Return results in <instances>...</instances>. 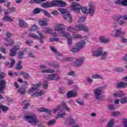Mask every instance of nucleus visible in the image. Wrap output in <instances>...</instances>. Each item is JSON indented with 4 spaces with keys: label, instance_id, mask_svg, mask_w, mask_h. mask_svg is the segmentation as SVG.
Listing matches in <instances>:
<instances>
[{
    "label": "nucleus",
    "instance_id": "obj_1",
    "mask_svg": "<svg viewBox=\"0 0 127 127\" xmlns=\"http://www.w3.org/2000/svg\"><path fill=\"white\" fill-rule=\"evenodd\" d=\"M67 30L70 31L72 33V39L80 38L81 35L75 34V31H85V32H88L89 31V28L87 26H85L83 24H79L75 25L74 27L72 26H69L67 27Z\"/></svg>",
    "mask_w": 127,
    "mask_h": 127
},
{
    "label": "nucleus",
    "instance_id": "obj_2",
    "mask_svg": "<svg viewBox=\"0 0 127 127\" xmlns=\"http://www.w3.org/2000/svg\"><path fill=\"white\" fill-rule=\"evenodd\" d=\"M24 119L31 125H37L39 123V120H38L37 116L35 114L24 116Z\"/></svg>",
    "mask_w": 127,
    "mask_h": 127
},
{
    "label": "nucleus",
    "instance_id": "obj_3",
    "mask_svg": "<svg viewBox=\"0 0 127 127\" xmlns=\"http://www.w3.org/2000/svg\"><path fill=\"white\" fill-rule=\"evenodd\" d=\"M4 77H5V73L3 72H1L0 73V94L4 93V91H3V90L5 89V85L6 84V82H5V81L2 79H3Z\"/></svg>",
    "mask_w": 127,
    "mask_h": 127
},
{
    "label": "nucleus",
    "instance_id": "obj_4",
    "mask_svg": "<svg viewBox=\"0 0 127 127\" xmlns=\"http://www.w3.org/2000/svg\"><path fill=\"white\" fill-rule=\"evenodd\" d=\"M39 67L41 69V73H51V74H53V73L55 72V70L52 68H47V66L43 64H41L39 66Z\"/></svg>",
    "mask_w": 127,
    "mask_h": 127
},
{
    "label": "nucleus",
    "instance_id": "obj_5",
    "mask_svg": "<svg viewBox=\"0 0 127 127\" xmlns=\"http://www.w3.org/2000/svg\"><path fill=\"white\" fill-rule=\"evenodd\" d=\"M70 9L72 11L79 13L80 10H81V5L78 3L73 2L70 6Z\"/></svg>",
    "mask_w": 127,
    "mask_h": 127
},
{
    "label": "nucleus",
    "instance_id": "obj_6",
    "mask_svg": "<svg viewBox=\"0 0 127 127\" xmlns=\"http://www.w3.org/2000/svg\"><path fill=\"white\" fill-rule=\"evenodd\" d=\"M101 88L99 87L98 88L94 89V96L97 100L101 101L103 99V96H102V90H101Z\"/></svg>",
    "mask_w": 127,
    "mask_h": 127
},
{
    "label": "nucleus",
    "instance_id": "obj_7",
    "mask_svg": "<svg viewBox=\"0 0 127 127\" xmlns=\"http://www.w3.org/2000/svg\"><path fill=\"white\" fill-rule=\"evenodd\" d=\"M54 6H60V7H64L66 6V2L62 0H53Z\"/></svg>",
    "mask_w": 127,
    "mask_h": 127
},
{
    "label": "nucleus",
    "instance_id": "obj_8",
    "mask_svg": "<svg viewBox=\"0 0 127 127\" xmlns=\"http://www.w3.org/2000/svg\"><path fill=\"white\" fill-rule=\"evenodd\" d=\"M47 80L49 81H58L60 80V77L57 73L49 75L47 77Z\"/></svg>",
    "mask_w": 127,
    "mask_h": 127
},
{
    "label": "nucleus",
    "instance_id": "obj_9",
    "mask_svg": "<svg viewBox=\"0 0 127 127\" xmlns=\"http://www.w3.org/2000/svg\"><path fill=\"white\" fill-rule=\"evenodd\" d=\"M41 86V82H39L36 84H33L30 87V88L28 91V94H31V93H33L35 90H37L39 87Z\"/></svg>",
    "mask_w": 127,
    "mask_h": 127
},
{
    "label": "nucleus",
    "instance_id": "obj_10",
    "mask_svg": "<svg viewBox=\"0 0 127 127\" xmlns=\"http://www.w3.org/2000/svg\"><path fill=\"white\" fill-rule=\"evenodd\" d=\"M85 61V58L84 57H82L77 59L76 61L75 62L74 65L75 67H80L83 65L84 63V61Z\"/></svg>",
    "mask_w": 127,
    "mask_h": 127
},
{
    "label": "nucleus",
    "instance_id": "obj_11",
    "mask_svg": "<svg viewBox=\"0 0 127 127\" xmlns=\"http://www.w3.org/2000/svg\"><path fill=\"white\" fill-rule=\"evenodd\" d=\"M67 98L70 99L71 98H76V97H78V92L75 90H70L66 93Z\"/></svg>",
    "mask_w": 127,
    "mask_h": 127
},
{
    "label": "nucleus",
    "instance_id": "obj_12",
    "mask_svg": "<svg viewBox=\"0 0 127 127\" xmlns=\"http://www.w3.org/2000/svg\"><path fill=\"white\" fill-rule=\"evenodd\" d=\"M104 49H103V48L100 47L98 49H97V52L98 53V57L99 56H102V57H104V58H106L107 56L108 55V53L107 52H103Z\"/></svg>",
    "mask_w": 127,
    "mask_h": 127
},
{
    "label": "nucleus",
    "instance_id": "obj_13",
    "mask_svg": "<svg viewBox=\"0 0 127 127\" xmlns=\"http://www.w3.org/2000/svg\"><path fill=\"white\" fill-rule=\"evenodd\" d=\"M18 49H19V46H15L14 48L13 49H11L10 51V56H15V55H16V51H17Z\"/></svg>",
    "mask_w": 127,
    "mask_h": 127
},
{
    "label": "nucleus",
    "instance_id": "obj_14",
    "mask_svg": "<svg viewBox=\"0 0 127 127\" xmlns=\"http://www.w3.org/2000/svg\"><path fill=\"white\" fill-rule=\"evenodd\" d=\"M64 19V20H68L69 22H72L73 18H72V15L69 12H67L63 15Z\"/></svg>",
    "mask_w": 127,
    "mask_h": 127
},
{
    "label": "nucleus",
    "instance_id": "obj_15",
    "mask_svg": "<svg viewBox=\"0 0 127 127\" xmlns=\"http://www.w3.org/2000/svg\"><path fill=\"white\" fill-rule=\"evenodd\" d=\"M64 26L63 24H57L54 28L56 31H62L64 29Z\"/></svg>",
    "mask_w": 127,
    "mask_h": 127
},
{
    "label": "nucleus",
    "instance_id": "obj_16",
    "mask_svg": "<svg viewBox=\"0 0 127 127\" xmlns=\"http://www.w3.org/2000/svg\"><path fill=\"white\" fill-rule=\"evenodd\" d=\"M75 123V120L73 119L72 116H70L69 118L65 120V124L67 126H70V125H73Z\"/></svg>",
    "mask_w": 127,
    "mask_h": 127
},
{
    "label": "nucleus",
    "instance_id": "obj_17",
    "mask_svg": "<svg viewBox=\"0 0 127 127\" xmlns=\"http://www.w3.org/2000/svg\"><path fill=\"white\" fill-rule=\"evenodd\" d=\"M76 45L81 50L85 47V45H86V42L85 41H81L80 42L76 43Z\"/></svg>",
    "mask_w": 127,
    "mask_h": 127
},
{
    "label": "nucleus",
    "instance_id": "obj_18",
    "mask_svg": "<svg viewBox=\"0 0 127 127\" xmlns=\"http://www.w3.org/2000/svg\"><path fill=\"white\" fill-rule=\"evenodd\" d=\"M123 33H125V32H122L121 29H118L116 30L115 34L114 33L111 34L112 36H115V37H119L121 34H123Z\"/></svg>",
    "mask_w": 127,
    "mask_h": 127
},
{
    "label": "nucleus",
    "instance_id": "obj_19",
    "mask_svg": "<svg viewBox=\"0 0 127 127\" xmlns=\"http://www.w3.org/2000/svg\"><path fill=\"white\" fill-rule=\"evenodd\" d=\"M127 82H121L117 84V88H118V89H123L127 88Z\"/></svg>",
    "mask_w": 127,
    "mask_h": 127
},
{
    "label": "nucleus",
    "instance_id": "obj_20",
    "mask_svg": "<svg viewBox=\"0 0 127 127\" xmlns=\"http://www.w3.org/2000/svg\"><path fill=\"white\" fill-rule=\"evenodd\" d=\"M19 25L20 27L23 28L27 27V26H28L27 23L25 22L24 20L21 19L19 20Z\"/></svg>",
    "mask_w": 127,
    "mask_h": 127
},
{
    "label": "nucleus",
    "instance_id": "obj_21",
    "mask_svg": "<svg viewBox=\"0 0 127 127\" xmlns=\"http://www.w3.org/2000/svg\"><path fill=\"white\" fill-rule=\"evenodd\" d=\"M27 52V49H25L23 51H19L18 53L17 57L19 59H22L24 56V53Z\"/></svg>",
    "mask_w": 127,
    "mask_h": 127
},
{
    "label": "nucleus",
    "instance_id": "obj_22",
    "mask_svg": "<svg viewBox=\"0 0 127 127\" xmlns=\"http://www.w3.org/2000/svg\"><path fill=\"white\" fill-rule=\"evenodd\" d=\"M45 94V91L41 90L40 92H36L33 95L32 97H40V96H42Z\"/></svg>",
    "mask_w": 127,
    "mask_h": 127
},
{
    "label": "nucleus",
    "instance_id": "obj_23",
    "mask_svg": "<svg viewBox=\"0 0 127 127\" xmlns=\"http://www.w3.org/2000/svg\"><path fill=\"white\" fill-rule=\"evenodd\" d=\"M14 64H15V61L13 59H12L11 61V63H9L8 62H6L5 63V65L6 66H7V67H8V68H12Z\"/></svg>",
    "mask_w": 127,
    "mask_h": 127
},
{
    "label": "nucleus",
    "instance_id": "obj_24",
    "mask_svg": "<svg viewBox=\"0 0 127 127\" xmlns=\"http://www.w3.org/2000/svg\"><path fill=\"white\" fill-rule=\"evenodd\" d=\"M65 115H66L65 111L63 110H61L59 113H58L56 117V119H60L61 118H63V117L65 116Z\"/></svg>",
    "mask_w": 127,
    "mask_h": 127
},
{
    "label": "nucleus",
    "instance_id": "obj_25",
    "mask_svg": "<svg viewBox=\"0 0 127 127\" xmlns=\"http://www.w3.org/2000/svg\"><path fill=\"white\" fill-rule=\"evenodd\" d=\"M100 42H102V43H109V42H110V39L102 36L100 37Z\"/></svg>",
    "mask_w": 127,
    "mask_h": 127
},
{
    "label": "nucleus",
    "instance_id": "obj_26",
    "mask_svg": "<svg viewBox=\"0 0 127 127\" xmlns=\"http://www.w3.org/2000/svg\"><path fill=\"white\" fill-rule=\"evenodd\" d=\"M5 41H6V42L4 43V44L5 45H6V46L12 45V44H13L14 42L13 40H11L10 39H5Z\"/></svg>",
    "mask_w": 127,
    "mask_h": 127
},
{
    "label": "nucleus",
    "instance_id": "obj_27",
    "mask_svg": "<svg viewBox=\"0 0 127 127\" xmlns=\"http://www.w3.org/2000/svg\"><path fill=\"white\" fill-rule=\"evenodd\" d=\"M42 6L43 7H52L54 6L53 1L51 2H46L42 4Z\"/></svg>",
    "mask_w": 127,
    "mask_h": 127
},
{
    "label": "nucleus",
    "instance_id": "obj_28",
    "mask_svg": "<svg viewBox=\"0 0 127 127\" xmlns=\"http://www.w3.org/2000/svg\"><path fill=\"white\" fill-rule=\"evenodd\" d=\"M60 31L61 32L59 33V34L60 36H62V37H65L66 38H67L68 36H70V34L65 32V31H63V30Z\"/></svg>",
    "mask_w": 127,
    "mask_h": 127
},
{
    "label": "nucleus",
    "instance_id": "obj_29",
    "mask_svg": "<svg viewBox=\"0 0 127 127\" xmlns=\"http://www.w3.org/2000/svg\"><path fill=\"white\" fill-rule=\"evenodd\" d=\"M81 50L77 46L75 45V46L73 47H72L70 50L71 52L72 53H77L79 52Z\"/></svg>",
    "mask_w": 127,
    "mask_h": 127
},
{
    "label": "nucleus",
    "instance_id": "obj_30",
    "mask_svg": "<svg viewBox=\"0 0 127 127\" xmlns=\"http://www.w3.org/2000/svg\"><path fill=\"white\" fill-rule=\"evenodd\" d=\"M38 111L40 113L47 112L49 114H51V111L50 110L45 108H39Z\"/></svg>",
    "mask_w": 127,
    "mask_h": 127
},
{
    "label": "nucleus",
    "instance_id": "obj_31",
    "mask_svg": "<svg viewBox=\"0 0 127 127\" xmlns=\"http://www.w3.org/2000/svg\"><path fill=\"white\" fill-rule=\"evenodd\" d=\"M20 75H23V77H24V79H27V80H28V79L30 78V76L29 75V74L26 73L23 71H21L20 73Z\"/></svg>",
    "mask_w": 127,
    "mask_h": 127
},
{
    "label": "nucleus",
    "instance_id": "obj_32",
    "mask_svg": "<svg viewBox=\"0 0 127 127\" xmlns=\"http://www.w3.org/2000/svg\"><path fill=\"white\" fill-rule=\"evenodd\" d=\"M39 24L40 26H47V25H48V23H47L46 20H40L39 21Z\"/></svg>",
    "mask_w": 127,
    "mask_h": 127
},
{
    "label": "nucleus",
    "instance_id": "obj_33",
    "mask_svg": "<svg viewBox=\"0 0 127 127\" xmlns=\"http://www.w3.org/2000/svg\"><path fill=\"white\" fill-rule=\"evenodd\" d=\"M38 34H39L40 38L39 39V41L41 43H43V40L41 38H46V36L43 35L42 33H41L40 31H37Z\"/></svg>",
    "mask_w": 127,
    "mask_h": 127
},
{
    "label": "nucleus",
    "instance_id": "obj_34",
    "mask_svg": "<svg viewBox=\"0 0 127 127\" xmlns=\"http://www.w3.org/2000/svg\"><path fill=\"white\" fill-rule=\"evenodd\" d=\"M58 10L62 13V14H63V15L68 12V10L66 8H59Z\"/></svg>",
    "mask_w": 127,
    "mask_h": 127
},
{
    "label": "nucleus",
    "instance_id": "obj_35",
    "mask_svg": "<svg viewBox=\"0 0 127 127\" xmlns=\"http://www.w3.org/2000/svg\"><path fill=\"white\" fill-rule=\"evenodd\" d=\"M43 1H46V0H31L29 1L30 3H41Z\"/></svg>",
    "mask_w": 127,
    "mask_h": 127
},
{
    "label": "nucleus",
    "instance_id": "obj_36",
    "mask_svg": "<svg viewBox=\"0 0 127 127\" xmlns=\"http://www.w3.org/2000/svg\"><path fill=\"white\" fill-rule=\"evenodd\" d=\"M48 65H49V66H53L54 68H57L58 67H59V64H56L53 62H49L48 63Z\"/></svg>",
    "mask_w": 127,
    "mask_h": 127
},
{
    "label": "nucleus",
    "instance_id": "obj_37",
    "mask_svg": "<svg viewBox=\"0 0 127 127\" xmlns=\"http://www.w3.org/2000/svg\"><path fill=\"white\" fill-rule=\"evenodd\" d=\"M80 9L83 13H89V10L88 9V8L86 6L80 7Z\"/></svg>",
    "mask_w": 127,
    "mask_h": 127
},
{
    "label": "nucleus",
    "instance_id": "obj_38",
    "mask_svg": "<svg viewBox=\"0 0 127 127\" xmlns=\"http://www.w3.org/2000/svg\"><path fill=\"white\" fill-rule=\"evenodd\" d=\"M22 106H24L23 107L24 110H27L28 107H29V103H26V100H24L22 102Z\"/></svg>",
    "mask_w": 127,
    "mask_h": 127
},
{
    "label": "nucleus",
    "instance_id": "obj_39",
    "mask_svg": "<svg viewBox=\"0 0 127 127\" xmlns=\"http://www.w3.org/2000/svg\"><path fill=\"white\" fill-rule=\"evenodd\" d=\"M76 103L78 104L80 106H84V100L83 99L78 98L75 100Z\"/></svg>",
    "mask_w": 127,
    "mask_h": 127
},
{
    "label": "nucleus",
    "instance_id": "obj_40",
    "mask_svg": "<svg viewBox=\"0 0 127 127\" xmlns=\"http://www.w3.org/2000/svg\"><path fill=\"white\" fill-rule=\"evenodd\" d=\"M0 110H2V112H6V111H7L8 110V107H6V106H2V105L0 103Z\"/></svg>",
    "mask_w": 127,
    "mask_h": 127
},
{
    "label": "nucleus",
    "instance_id": "obj_41",
    "mask_svg": "<svg viewBox=\"0 0 127 127\" xmlns=\"http://www.w3.org/2000/svg\"><path fill=\"white\" fill-rule=\"evenodd\" d=\"M16 10L15 7H11L8 8V11L5 12V14H7L8 13H11V12H14Z\"/></svg>",
    "mask_w": 127,
    "mask_h": 127
},
{
    "label": "nucleus",
    "instance_id": "obj_42",
    "mask_svg": "<svg viewBox=\"0 0 127 127\" xmlns=\"http://www.w3.org/2000/svg\"><path fill=\"white\" fill-rule=\"evenodd\" d=\"M41 11H42V9L35 8L33 11V13H34V14H38V13H40Z\"/></svg>",
    "mask_w": 127,
    "mask_h": 127
},
{
    "label": "nucleus",
    "instance_id": "obj_43",
    "mask_svg": "<svg viewBox=\"0 0 127 127\" xmlns=\"http://www.w3.org/2000/svg\"><path fill=\"white\" fill-rule=\"evenodd\" d=\"M62 106L64 107V109L65 110V111H67V112H70V108L66 105V103L65 102H62Z\"/></svg>",
    "mask_w": 127,
    "mask_h": 127
},
{
    "label": "nucleus",
    "instance_id": "obj_44",
    "mask_svg": "<svg viewBox=\"0 0 127 127\" xmlns=\"http://www.w3.org/2000/svg\"><path fill=\"white\" fill-rule=\"evenodd\" d=\"M114 96L115 97H123L125 96V93L123 91H118L114 94Z\"/></svg>",
    "mask_w": 127,
    "mask_h": 127
},
{
    "label": "nucleus",
    "instance_id": "obj_45",
    "mask_svg": "<svg viewBox=\"0 0 127 127\" xmlns=\"http://www.w3.org/2000/svg\"><path fill=\"white\" fill-rule=\"evenodd\" d=\"M92 79H103V76L100 74H95L92 76Z\"/></svg>",
    "mask_w": 127,
    "mask_h": 127
},
{
    "label": "nucleus",
    "instance_id": "obj_46",
    "mask_svg": "<svg viewBox=\"0 0 127 127\" xmlns=\"http://www.w3.org/2000/svg\"><path fill=\"white\" fill-rule=\"evenodd\" d=\"M98 53V50H94V49H92V56L94 57H99V55Z\"/></svg>",
    "mask_w": 127,
    "mask_h": 127
},
{
    "label": "nucleus",
    "instance_id": "obj_47",
    "mask_svg": "<svg viewBox=\"0 0 127 127\" xmlns=\"http://www.w3.org/2000/svg\"><path fill=\"white\" fill-rule=\"evenodd\" d=\"M67 39V44L68 45H71L72 44V36H71V35H70L69 36H68L67 37H66Z\"/></svg>",
    "mask_w": 127,
    "mask_h": 127
},
{
    "label": "nucleus",
    "instance_id": "obj_48",
    "mask_svg": "<svg viewBox=\"0 0 127 127\" xmlns=\"http://www.w3.org/2000/svg\"><path fill=\"white\" fill-rule=\"evenodd\" d=\"M15 69L16 70H20V69H22V65H21V61H19L17 65H16Z\"/></svg>",
    "mask_w": 127,
    "mask_h": 127
},
{
    "label": "nucleus",
    "instance_id": "obj_49",
    "mask_svg": "<svg viewBox=\"0 0 127 127\" xmlns=\"http://www.w3.org/2000/svg\"><path fill=\"white\" fill-rule=\"evenodd\" d=\"M84 21H86V16H83L79 17L78 19V22L79 23H82Z\"/></svg>",
    "mask_w": 127,
    "mask_h": 127
},
{
    "label": "nucleus",
    "instance_id": "obj_50",
    "mask_svg": "<svg viewBox=\"0 0 127 127\" xmlns=\"http://www.w3.org/2000/svg\"><path fill=\"white\" fill-rule=\"evenodd\" d=\"M114 124H115V121L114 119H112L107 125V127H114Z\"/></svg>",
    "mask_w": 127,
    "mask_h": 127
},
{
    "label": "nucleus",
    "instance_id": "obj_51",
    "mask_svg": "<svg viewBox=\"0 0 127 127\" xmlns=\"http://www.w3.org/2000/svg\"><path fill=\"white\" fill-rule=\"evenodd\" d=\"M28 36H29V37H31L32 38H34L35 39H38L39 38L38 36L33 33H30L28 35Z\"/></svg>",
    "mask_w": 127,
    "mask_h": 127
},
{
    "label": "nucleus",
    "instance_id": "obj_52",
    "mask_svg": "<svg viewBox=\"0 0 127 127\" xmlns=\"http://www.w3.org/2000/svg\"><path fill=\"white\" fill-rule=\"evenodd\" d=\"M18 92L22 95H25V94H26V90L23 88H19L18 89Z\"/></svg>",
    "mask_w": 127,
    "mask_h": 127
},
{
    "label": "nucleus",
    "instance_id": "obj_53",
    "mask_svg": "<svg viewBox=\"0 0 127 127\" xmlns=\"http://www.w3.org/2000/svg\"><path fill=\"white\" fill-rule=\"evenodd\" d=\"M108 110L110 111H115L116 110V106L114 104H110L108 106Z\"/></svg>",
    "mask_w": 127,
    "mask_h": 127
},
{
    "label": "nucleus",
    "instance_id": "obj_54",
    "mask_svg": "<svg viewBox=\"0 0 127 127\" xmlns=\"http://www.w3.org/2000/svg\"><path fill=\"white\" fill-rule=\"evenodd\" d=\"M56 123V120L54 119L52 120H50L49 122H48L47 125L49 126H53V125H55Z\"/></svg>",
    "mask_w": 127,
    "mask_h": 127
},
{
    "label": "nucleus",
    "instance_id": "obj_55",
    "mask_svg": "<svg viewBox=\"0 0 127 127\" xmlns=\"http://www.w3.org/2000/svg\"><path fill=\"white\" fill-rule=\"evenodd\" d=\"M88 13L90 14V15H93L94 13H95V7L94 8H89L88 10Z\"/></svg>",
    "mask_w": 127,
    "mask_h": 127
},
{
    "label": "nucleus",
    "instance_id": "obj_56",
    "mask_svg": "<svg viewBox=\"0 0 127 127\" xmlns=\"http://www.w3.org/2000/svg\"><path fill=\"white\" fill-rule=\"evenodd\" d=\"M60 109H61V106H57L54 109L52 110L53 114H55V113H57V112H58V111H59Z\"/></svg>",
    "mask_w": 127,
    "mask_h": 127
},
{
    "label": "nucleus",
    "instance_id": "obj_57",
    "mask_svg": "<svg viewBox=\"0 0 127 127\" xmlns=\"http://www.w3.org/2000/svg\"><path fill=\"white\" fill-rule=\"evenodd\" d=\"M114 71L116 72H124V69L120 67H115L114 68Z\"/></svg>",
    "mask_w": 127,
    "mask_h": 127
},
{
    "label": "nucleus",
    "instance_id": "obj_58",
    "mask_svg": "<svg viewBox=\"0 0 127 127\" xmlns=\"http://www.w3.org/2000/svg\"><path fill=\"white\" fill-rule=\"evenodd\" d=\"M121 104H126L127 103V97H123L121 100Z\"/></svg>",
    "mask_w": 127,
    "mask_h": 127
},
{
    "label": "nucleus",
    "instance_id": "obj_59",
    "mask_svg": "<svg viewBox=\"0 0 127 127\" xmlns=\"http://www.w3.org/2000/svg\"><path fill=\"white\" fill-rule=\"evenodd\" d=\"M53 30L49 28H46L44 31L45 33H52Z\"/></svg>",
    "mask_w": 127,
    "mask_h": 127
},
{
    "label": "nucleus",
    "instance_id": "obj_60",
    "mask_svg": "<svg viewBox=\"0 0 127 127\" xmlns=\"http://www.w3.org/2000/svg\"><path fill=\"white\" fill-rule=\"evenodd\" d=\"M120 115H121V113L119 111L113 112L112 113V115L113 116V117H118V116H120Z\"/></svg>",
    "mask_w": 127,
    "mask_h": 127
},
{
    "label": "nucleus",
    "instance_id": "obj_61",
    "mask_svg": "<svg viewBox=\"0 0 127 127\" xmlns=\"http://www.w3.org/2000/svg\"><path fill=\"white\" fill-rule=\"evenodd\" d=\"M42 12L44 13L45 15H46V16H47V17H50V14H49V13L48 12V11H46L45 10L42 9Z\"/></svg>",
    "mask_w": 127,
    "mask_h": 127
},
{
    "label": "nucleus",
    "instance_id": "obj_62",
    "mask_svg": "<svg viewBox=\"0 0 127 127\" xmlns=\"http://www.w3.org/2000/svg\"><path fill=\"white\" fill-rule=\"evenodd\" d=\"M43 87L44 89H47L48 88V82L47 81H45L43 83Z\"/></svg>",
    "mask_w": 127,
    "mask_h": 127
},
{
    "label": "nucleus",
    "instance_id": "obj_63",
    "mask_svg": "<svg viewBox=\"0 0 127 127\" xmlns=\"http://www.w3.org/2000/svg\"><path fill=\"white\" fill-rule=\"evenodd\" d=\"M86 81L89 84H92L93 83V78L90 77H86Z\"/></svg>",
    "mask_w": 127,
    "mask_h": 127
},
{
    "label": "nucleus",
    "instance_id": "obj_64",
    "mask_svg": "<svg viewBox=\"0 0 127 127\" xmlns=\"http://www.w3.org/2000/svg\"><path fill=\"white\" fill-rule=\"evenodd\" d=\"M122 18H123L124 20H127V15H124V16H119L118 17V19H121Z\"/></svg>",
    "mask_w": 127,
    "mask_h": 127
}]
</instances>
